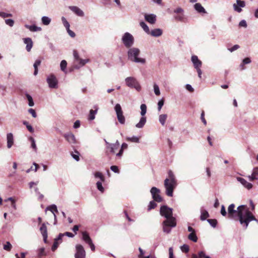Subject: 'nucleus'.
<instances>
[{"mask_svg": "<svg viewBox=\"0 0 258 258\" xmlns=\"http://www.w3.org/2000/svg\"><path fill=\"white\" fill-rule=\"evenodd\" d=\"M235 205L232 204L228 208V217L240 222V224L246 229L249 222L252 221H257L253 214L249 210L245 205H241L235 210Z\"/></svg>", "mask_w": 258, "mask_h": 258, "instance_id": "1", "label": "nucleus"}, {"mask_svg": "<svg viewBox=\"0 0 258 258\" xmlns=\"http://www.w3.org/2000/svg\"><path fill=\"white\" fill-rule=\"evenodd\" d=\"M160 214L166 219L163 222V229L164 232L167 233L170 232V227H174L176 225V219L173 217L172 209L167 206L161 207Z\"/></svg>", "mask_w": 258, "mask_h": 258, "instance_id": "2", "label": "nucleus"}, {"mask_svg": "<svg viewBox=\"0 0 258 258\" xmlns=\"http://www.w3.org/2000/svg\"><path fill=\"white\" fill-rule=\"evenodd\" d=\"M168 177L164 180V186L166 188V194L169 197L173 196L174 189L177 185V180L171 170L168 172Z\"/></svg>", "mask_w": 258, "mask_h": 258, "instance_id": "3", "label": "nucleus"}, {"mask_svg": "<svg viewBox=\"0 0 258 258\" xmlns=\"http://www.w3.org/2000/svg\"><path fill=\"white\" fill-rule=\"evenodd\" d=\"M140 53L139 49L133 47L129 49L127 52L128 59L136 63H145L146 59L139 57Z\"/></svg>", "mask_w": 258, "mask_h": 258, "instance_id": "4", "label": "nucleus"}, {"mask_svg": "<svg viewBox=\"0 0 258 258\" xmlns=\"http://www.w3.org/2000/svg\"><path fill=\"white\" fill-rule=\"evenodd\" d=\"M122 41L126 48H130L134 43V38L130 33L126 32L122 37Z\"/></svg>", "mask_w": 258, "mask_h": 258, "instance_id": "5", "label": "nucleus"}, {"mask_svg": "<svg viewBox=\"0 0 258 258\" xmlns=\"http://www.w3.org/2000/svg\"><path fill=\"white\" fill-rule=\"evenodd\" d=\"M141 114L143 116L140 119V120L138 123H137L136 125V126L138 128H142L145 125L146 122V117H144V116L145 115L146 111H147V106L146 104H142L141 105Z\"/></svg>", "mask_w": 258, "mask_h": 258, "instance_id": "6", "label": "nucleus"}, {"mask_svg": "<svg viewBox=\"0 0 258 258\" xmlns=\"http://www.w3.org/2000/svg\"><path fill=\"white\" fill-rule=\"evenodd\" d=\"M114 109L116 113L117 118L118 121L121 124H124L125 123V117L123 115V111L120 104H116L115 106Z\"/></svg>", "mask_w": 258, "mask_h": 258, "instance_id": "7", "label": "nucleus"}, {"mask_svg": "<svg viewBox=\"0 0 258 258\" xmlns=\"http://www.w3.org/2000/svg\"><path fill=\"white\" fill-rule=\"evenodd\" d=\"M126 85L131 88H135L137 90H141V86L138 81L134 78L128 77L125 79Z\"/></svg>", "mask_w": 258, "mask_h": 258, "instance_id": "8", "label": "nucleus"}, {"mask_svg": "<svg viewBox=\"0 0 258 258\" xmlns=\"http://www.w3.org/2000/svg\"><path fill=\"white\" fill-rule=\"evenodd\" d=\"M150 191L154 201L158 203L161 202L162 201L163 199L160 195V189L156 187H153L151 189Z\"/></svg>", "mask_w": 258, "mask_h": 258, "instance_id": "9", "label": "nucleus"}, {"mask_svg": "<svg viewBox=\"0 0 258 258\" xmlns=\"http://www.w3.org/2000/svg\"><path fill=\"white\" fill-rule=\"evenodd\" d=\"M76 248L75 258H85L86 252L83 246L81 244H77Z\"/></svg>", "mask_w": 258, "mask_h": 258, "instance_id": "10", "label": "nucleus"}, {"mask_svg": "<svg viewBox=\"0 0 258 258\" xmlns=\"http://www.w3.org/2000/svg\"><path fill=\"white\" fill-rule=\"evenodd\" d=\"M47 82L49 85V87L51 88H57V80L56 77L53 75H51L48 77L47 79Z\"/></svg>", "mask_w": 258, "mask_h": 258, "instance_id": "11", "label": "nucleus"}, {"mask_svg": "<svg viewBox=\"0 0 258 258\" xmlns=\"http://www.w3.org/2000/svg\"><path fill=\"white\" fill-rule=\"evenodd\" d=\"M174 13H176V15L174 16L176 21L184 22L185 18L183 14V10L178 8L174 10Z\"/></svg>", "mask_w": 258, "mask_h": 258, "instance_id": "12", "label": "nucleus"}, {"mask_svg": "<svg viewBox=\"0 0 258 258\" xmlns=\"http://www.w3.org/2000/svg\"><path fill=\"white\" fill-rule=\"evenodd\" d=\"M73 55L75 59L79 62V64L81 66H84L87 62L89 61V59H81L79 55V53L76 50H74L73 51Z\"/></svg>", "mask_w": 258, "mask_h": 258, "instance_id": "13", "label": "nucleus"}, {"mask_svg": "<svg viewBox=\"0 0 258 258\" xmlns=\"http://www.w3.org/2000/svg\"><path fill=\"white\" fill-rule=\"evenodd\" d=\"M236 3L237 4H234L233 5L234 10L238 13H240L242 11L241 8H244L245 6V2L243 1L237 0Z\"/></svg>", "mask_w": 258, "mask_h": 258, "instance_id": "14", "label": "nucleus"}, {"mask_svg": "<svg viewBox=\"0 0 258 258\" xmlns=\"http://www.w3.org/2000/svg\"><path fill=\"white\" fill-rule=\"evenodd\" d=\"M40 231L43 237V240L45 243H47V227L45 223L42 224L40 228Z\"/></svg>", "mask_w": 258, "mask_h": 258, "instance_id": "15", "label": "nucleus"}, {"mask_svg": "<svg viewBox=\"0 0 258 258\" xmlns=\"http://www.w3.org/2000/svg\"><path fill=\"white\" fill-rule=\"evenodd\" d=\"M145 19L148 23L153 24H155L156 21V16L154 14H145Z\"/></svg>", "mask_w": 258, "mask_h": 258, "instance_id": "16", "label": "nucleus"}, {"mask_svg": "<svg viewBox=\"0 0 258 258\" xmlns=\"http://www.w3.org/2000/svg\"><path fill=\"white\" fill-rule=\"evenodd\" d=\"M191 61L194 64V66L195 69L201 68L202 64V61L199 59L198 57L196 55H193L191 56Z\"/></svg>", "mask_w": 258, "mask_h": 258, "instance_id": "17", "label": "nucleus"}, {"mask_svg": "<svg viewBox=\"0 0 258 258\" xmlns=\"http://www.w3.org/2000/svg\"><path fill=\"white\" fill-rule=\"evenodd\" d=\"M63 137L70 144H75L76 143L75 137L73 134H67L64 135Z\"/></svg>", "mask_w": 258, "mask_h": 258, "instance_id": "18", "label": "nucleus"}, {"mask_svg": "<svg viewBox=\"0 0 258 258\" xmlns=\"http://www.w3.org/2000/svg\"><path fill=\"white\" fill-rule=\"evenodd\" d=\"M24 42L26 44V49L27 51H30L32 46L33 42L30 38H26L23 39Z\"/></svg>", "mask_w": 258, "mask_h": 258, "instance_id": "19", "label": "nucleus"}, {"mask_svg": "<svg viewBox=\"0 0 258 258\" xmlns=\"http://www.w3.org/2000/svg\"><path fill=\"white\" fill-rule=\"evenodd\" d=\"M119 148V144H110L107 147L108 150V152L111 154H114L116 152V151L118 150Z\"/></svg>", "mask_w": 258, "mask_h": 258, "instance_id": "20", "label": "nucleus"}, {"mask_svg": "<svg viewBox=\"0 0 258 258\" xmlns=\"http://www.w3.org/2000/svg\"><path fill=\"white\" fill-rule=\"evenodd\" d=\"M70 9L74 13L79 16L82 17L84 16L83 12L78 7L76 6H70Z\"/></svg>", "mask_w": 258, "mask_h": 258, "instance_id": "21", "label": "nucleus"}, {"mask_svg": "<svg viewBox=\"0 0 258 258\" xmlns=\"http://www.w3.org/2000/svg\"><path fill=\"white\" fill-rule=\"evenodd\" d=\"M237 180L246 188L249 189L252 188V184L241 177H238Z\"/></svg>", "mask_w": 258, "mask_h": 258, "instance_id": "22", "label": "nucleus"}, {"mask_svg": "<svg viewBox=\"0 0 258 258\" xmlns=\"http://www.w3.org/2000/svg\"><path fill=\"white\" fill-rule=\"evenodd\" d=\"M7 147L8 148H11L14 144V138L12 133H9L7 136Z\"/></svg>", "mask_w": 258, "mask_h": 258, "instance_id": "23", "label": "nucleus"}, {"mask_svg": "<svg viewBox=\"0 0 258 258\" xmlns=\"http://www.w3.org/2000/svg\"><path fill=\"white\" fill-rule=\"evenodd\" d=\"M82 239L83 240L88 244L92 242L91 238H90L88 233L87 231H83Z\"/></svg>", "mask_w": 258, "mask_h": 258, "instance_id": "24", "label": "nucleus"}, {"mask_svg": "<svg viewBox=\"0 0 258 258\" xmlns=\"http://www.w3.org/2000/svg\"><path fill=\"white\" fill-rule=\"evenodd\" d=\"M194 8L195 10L200 13H206V10L204 8V7L202 6V5L200 3H196L195 6Z\"/></svg>", "mask_w": 258, "mask_h": 258, "instance_id": "25", "label": "nucleus"}, {"mask_svg": "<svg viewBox=\"0 0 258 258\" xmlns=\"http://www.w3.org/2000/svg\"><path fill=\"white\" fill-rule=\"evenodd\" d=\"M151 35L154 37H158L162 34V30L160 29H155L150 32Z\"/></svg>", "mask_w": 258, "mask_h": 258, "instance_id": "26", "label": "nucleus"}, {"mask_svg": "<svg viewBox=\"0 0 258 258\" xmlns=\"http://www.w3.org/2000/svg\"><path fill=\"white\" fill-rule=\"evenodd\" d=\"M25 27L26 28L29 29V30L32 32H35V31L41 30V28L40 27H38L34 25H25Z\"/></svg>", "mask_w": 258, "mask_h": 258, "instance_id": "27", "label": "nucleus"}, {"mask_svg": "<svg viewBox=\"0 0 258 258\" xmlns=\"http://www.w3.org/2000/svg\"><path fill=\"white\" fill-rule=\"evenodd\" d=\"M94 108L95 110L91 109L89 115L88 119L90 120H92L95 118V115L97 113L98 108L97 106H94Z\"/></svg>", "mask_w": 258, "mask_h": 258, "instance_id": "28", "label": "nucleus"}, {"mask_svg": "<svg viewBox=\"0 0 258 258\" xmlns=\"http://www.w3.org/2000/svg\"><path fill=\"white\" fill-rule=\"evenodd\" d=\"M201 215L200 216V219L202 221L205 220L207 218L209 217V213L205 210H201Z\"/></svg>", "mask_w": 258, "mask_h": 258, "instance_id": "29", "label": "nucleus"}, {"mask_svg": "<svg viewBox=\"0 0 258 258\" xmlns=\"http://www.w3.org/2000/svg\"><path fill=\"white\" fill-rule=\"evenodd\" d=\"M41 60L40 59H37L35 63H34V75L35 76L37 75L38 74V67L40 66L41 64Z\"/></svg>", "mask_w": 258, "mask_h": 258, "instance_id": "30", "label": "nucleus"}, {"mask_svg": "<svg viewBox=\"0 0 258 258\" xmlns=\"http://www.w3.org/2000/svg\"><path fill=\"white\" fill-rule=\"evenodd\" d=\"M46 210H49L50 211H51L53 214L54 217L55 218L56 217L54 212L57 213L58 211L57 209V207L55 205H52L50 206H48V207H47Z\"/></svg>", "mask_w": 258, "mask_h": 258, "instance_id": "31", "label": "nucleus"}, {"mask_svg": "<svg viewBox=\"0 0 258 258\" xmlns=\"http://www.w3.org/2000/svg\"><path fill=\"white\" fill-rule=\"evenodd\" d=\"M188 238L195 242H197L198 241V237L197 236V235L195 232H191L188 236Z\"/></svg>", "mask_w": 258, "mask_h": 258, "instance_id": "32", "label": "nucleus"}, {"mask_svg": "<svg viewBox=\"0 0 258 258\" xmlns=\"http://www.w3.org/2000/svg\"><path fill=\"white\" fill-rule=\"evenodd\" d=\"M167 115L166 114H161L159 116V121L162 125H164Z\"/></svg>", "mask_w": 258, "mask_h": 258, "instance_id": "33", "label": "nucleus"}, {"mask_svg": "<svg viewBox=\"0 0 258 258\" xmlns=\"http://www.w3.org/2000/svg\"><path fill=\"white\" fill-rule=\"evenodd\" d=\"M94 176L96 178H99L102 182L104 181L105 177L102 173L99 171L96 172L94 173Z\"/></svg>", "mask_w": 258, "mask_h": 258, "instance_id": "34", "label": "nucleus"}, {"mask_svg": "<svg viewBox=\"0 0 258 258\" xmlns=\"http://www.w3.org/2000/svg\"><path fill=\"white\" fill-rule=\"evenodd\" d=\"M251 62V60L249 57L245 58L243 61L242 63L240 64V67H241V70L244 69V64L249 63Z\"/></svg>", "mask_w": 258, "mask_h": 258, "instance_id": "35", "label": "nucleus"}, {"mask_svg": "<svg viewBox=\"0 0 258 258\" xmlns=\"http://www.w3.org/2000/svg\"><path fill=\"white\" fill-rule=\"evenodd\" d=\"M140 24V26L142 27V28L146 33H147L148 34L150 33L149 28L145 22H141Z\"/></svg>", "mask_w": 258, "mask_h": 258, "instance_id": "36", "label": "nucleus"}, {"mask_svg": "<svg viewBox=\"0 0 258 258\" xmlns=\"http://www.w3.org/2000/svg\"><path fill=\"white\" fill-rule=\"evenodd\" d=\"M127 148V145L126 143H123L121 145V148L119 150V152L116 154L117 156L120 157L123 153V149Z\"/></svg>", "mask_w": 258, "mask_h": 258, "instance_id": "37", "label": "nucleus"}, {"mask_svg": "<svg viewBox=\"0 0 258 258\" xmlns=\"http://www.w3.org/2000/svg\"><path fill=\"white\" fill-rule=\"evenodd\" d=\"M26 97L28 100V104L30 106H33L34 105L32 97L28 94H26Z\"/></svg>", "mask_w": 258, "mask_h": 258, "instance_id": "38", "label": "nucleus"}, {"mask_svg": "<svg viewBox=\"0 0 258 258\" xmlns=\"http://www.w3.org/2000/svg\"><path fill=\"white\" fill-rule=\"evenodd\" d=\"M51 20L47 17L44 16L42 18V22L45 25H48L50 23Z\"/></svg>", "mask_w": 258, "mask_h": 258, "instance_id": "39", "label": "nucleus"}, {"mask_svg": "<svg viewBox=\"0 0 258 258\" xmlns=\"http://www.w3.org/2000/svg\"><path fill=\"white\" fill-rule=\"evenodd\" d=\"M12 248V245L10 242L7 241L5 244L4 245V249L7 251H11Z\"/></svg>", "mask_w": 258, "mask_h": 258, "instance_id": "40", "label": "nucleus"}, {"mask_svg": "<svg viewBox=\"0 0 258 258\" xmlns=\"http://www.w3.org/2000/svg\"><path fill=\"white\" fill-rule=\"evenodd\" d=\"M207 221L209 223V224L213 227H216L217 224V221L216 219H209L207 220Z\"/></svg>", "mask_w": 258, "mask_h": 258, "instance_id": "41", "label": "nucleus"}, {"mask_svg": "<svg viewBox=\"0 0 258 258\" xmlns=\"http://www.w3.org/2000/svg\"><path fill=\"white\" fill-rule=\"evenodd\" d=\"M61 21L62 22V23H63L64 26L66 27V28L67 29H69V28H70V24L67 21V19L64 17H62L61 18Z\"/></svg>", "mask_w": 258, "mask_h": 258, "instance_id": "42", "label": "nucleus"}, {"mask_svg": "<svg viewBox=\"0 0 258 258\" xmlns=\"http://www.w3.org/2000/svg\"><path fill=\"white\" fill-rule=\"evenodd\" d=\"M96 185H97V189L100 191L101 192H103L104 191V189L102 186V181H98L97 183H96Z\"/></svg>", "mask_w": 258, "mask_h": 258, "instance_id": "43", "label": "nucleus"}, {"mask_svg": "<svg viewBox=\"0 0 258 258\" xmlns=\"http://www.w3.org/2000/svg\"><path fill=\"white\" fill-rule=\"evenodd\" d=\"M180 248L182 252L185 253L188 252L189 250V246L187 244H183L182 246H181Z\"/></svg>", "mask_w": 258, "mask_h": 258, "instance_id": "44", "label": "nucleus"}, {"mask_svg": "<svg viewBox=\"0 0 258 258\" xmlns=\"http://www.w3.org/2000/svg\"><path fill=\"white\" fill-rule=\"evenodd\" d=\"M38 257H41L43 256H44L46 255V253H45V249L44 248L42 247V248H40L39 250H38Z\"/></svg>", "mask_w": 258, "mask_h": 258, "instance_id": "45", "label": "nucleus"}, {"mask_svg": "<svg viewBox=\"0 0 258 258\" xmlns=\"http://www.w3.org/2000/svg\"><path fill=\"white\" fill-rule=\"evenodd\" d=\"M127 141H131L132 142L138 143L139 142V139L137 137H133L132 138H127Z\"/></svg>", "mask_w": 258, "mask_h": 258, "instance_id": "46", "label": "nucleus"}, {"mask_svg": "<svg viewBox=\"0 0 258 258\" xmlns=\"http://www.w3.org/2000/svg\"><path fill=\"white\" fill-rule=\"evenodd\" d=\"M156 203L154 201H151L150 202L149 205L148 206V210L154 209L156 207Z\"/></svg>", "mask_w": 258, "mask_h": 258, "instance_id": "47", "label": "nucleus"}, {"mask_svg": "<svg viewBox=\"0 0 258 258\" xmlns=\"http://www.w3.org/2000/svg\"><path fill=\"white\" fill-rule=\"evenodd\" d=\"M154 92H155V94L157 95V96H159L160 95V90H159V87L157 85H156V84H155L154 85Z\"/></svg>", "mask_w": 258, "mask_h": 258, "instance_id": "48", "label": "nucleus"}, {"mask_svg": "<svg viewBox=\"0 0 258 258\" xmlns=\"http://www.w3.org/2000/svg\"><path fill=\"white\" fill-rule=\"evenodd\" d=\"M75 152L77 154H75L72 153L71 155L73 158H74L76 161H78L80 160V158H79L80 154L78 152V151H75Z\"/></svg>", "mask_w": 258, "mask_h": 258, "instance_id": "49", "label": "nucleus"}, {"mask_svg": "<svg viewBox=\"0 0 258 258\" xmlns=\"http://www.w3.org/2000/svg\"><path fill=\"white\" fill-rule=\"evenodd\" d=\"M67 62L65 60H63L60 62V68L62 71H64L67 68Z\"/></svg>", "mask_w": 258, "mask_h": 258, "instance_id": "50", "label": "nucleus"}, {"mask_svg": "<svg viewBox=\"0 0 258 258\" xmlns=\"http://www.w3.org/2000/svg\"><path fill=\"white\" fill-rule=\"evenodd\" d=\"M30 140L31 141V147L36 151L37 150V147L35 144V140L32 137L30 138Z\"/></svg>", "mask_w": 258, "mask_h": 258, "instance_id": "51", "label": "nucleus"}, {"mask_svg": "<svg viewBox=\"0 0 258 258\" xmlns=\"http://www.w3.org/2000/svg\"><path fill=\"white\" fill-rule=\"evenodd\" d=\"M110 169L115 173H118L119 172V169L117 166L112 165L110 167Z\"/></svg>", "mask_w": 258, "mask_h": 258, "instance_id": "52", "label": "nucleus"}, {"mask_svg": "<svg viewBox=\"0 0 258 258\" xmlns=\"http://www.w3.org/2000/svg\"><path fill=\"white\" fill-rule=\"evenodd\" d=\"M28 112L29 113H30L32 115V116L33 117L36 118L37 117V114H36V113L34 109H33L32 108H30L28 110Z\"/></svg>", "mask_w": 258, "mask_h": 258, "instance_id": "53", "label": "nucleus"}, {"mask_svg": "<svg viewBox=\"0 0 258 258\" xmlns=\"http://www.w3.org/2000/svg\"><path fill=\"white\" fill-rule=\"evenodd\" d=\"M5 22L7 25H9L10 26H13L14 24V21L12 19H7L5 20Z\"/></svg>", "mask_w": 258, "mask_h": 258, "instance_id": "54", "label": "nucleus"}, {"mask_svg": "<svg viewBox=\"0 0 258 258\" xmlns=\"http://www.w3.org/2000/svg\"><path fill=\"white\" fill-rule=\"evenodd\" d=\"M164 100L162 99L161 100H160L159 102H158V110H160L161 108L162 107L163 104H164Z\"/></svg>", "mask_w": 258, "mask_h": 258, "instance_id": "55", "label": "nucleus"}, {"mask_svg": "<svg viewBox=\"0 0 258 258\" xmlns=\"http://www.w3.org/2000/svg\"><path fill=\"white\" fill-rule=\"evenodd\" d=\"M0 16L3 18H6L9 17H12V15L4 12H0Z\"/></svg>", "mask_w": 258, "mask_h": 258, "instance_id": "56", "label": "nucleus"}, {"mask_svg": "<svg viewBox=\"0 0 258 258\" xmlns=\"http://www.w3.org/2000/svg\"><path fill=\"white\" fill-rule=\"evenodd\" d=\"M198 258H205L206 256V255L205 254V253L204 251H200L198 253Z\"/></svg>", "mask_w": 258, "mask_h": 258, "instance_id": "57", "label": "nucleus"}, {"mask_svg": "<svg viewBox=\"0 0 258 258\" xmlns=\"http://www.w3.org/2000/svg\"><path fill=\"white\" fill-rule=\"evenodd\" d=\"M221 214L223 216H225L227 215V212H226L225 208L223 205H222L221 207Z\"/></svg>", "mask_w": 258, "mask_h": 258, "instance_id": "58", "label": "nucleus"}, {"mask_svg": "<svg viewBox=\"0 0 258 258\" xmlns=\"http://www.w3.org/2000/svg\"><path fill=\"white\" fill-rule=\"evenodd\" d=\"M169 255L170 258H174V254H173V250L172 247H170L169 248Z\"/></svg>", "mask_w": 258, "mask_h": 258, "instance_id": "59", "label": "nucleus"}, {"mask_svg": "<svg viewBox=\"0 0 258 258\" xmlns=\"http://www.w3.org/2000/svg\"><path fill=\"white\" fill-rule=\"evenodd\" d=\"M204 115H205V113H204V111H203L202 114H201V119H202V122L204 123V124L205 125H206L207 124V121L205 118V117H204Z\"/></svg>", "mask_w": 258, "mask_h": 258, "instance_id": "60", "label": "nucleus"}, {"mask_svg": "<svg viewBox=\"0 0 258 258\" xmlns=\"http://www.w3.org/2000/svg\"><path fill=\"white\" fill-rule=\"evenodd\" d=\"M58 243L57 241H55L53 243V244L52 246V250L54 251L58 247Z\"/></svg>", "mask_w": 258, "mask_h": 258, "instance_id": "61", "label": "nucleus"}, {"mask_svg": "<svg viewBox=\"0 0 258 258\" xmlns=\"http://www.w3.org/2000/svg\"><path fill=\"white\" fill-rule=\"evenodd\" d=\"M239 25L240 27H246L247 26V24L245 20H242L240 22Z\"/></svg>", "mask_w": 258, "mask_h": 258, "instance_id": "62", "label": "nucleus"}, {"mask_svg": "<svg viewBox=\"0 0 258 258\" xmlns=\"http://www.w3.org/2000/svg\"><path fill=\"white\" fill-rule=\"evenodd\" d=\"M186 89L190 92H192L194 91L191 86L189 84L186 85Z\"/></svg>", "mask_w": 258, "mask_h": 258, "instance_id": "63", "label": "nucleus"}, {"mask_svg": "<svg viewBox=\"0 0 258 258\" xmlns=\"http://www.w3.org/2000/svg\"><path fill=\"white\" fill-rule=\"evenodd\" d=\"M252 174L255 177L258 175V167L254 168Z\"/></svg>", "mask_w": 258, "mask_h": 258, "instance_id": "64", "label": "nucleus"}]
</instances>
